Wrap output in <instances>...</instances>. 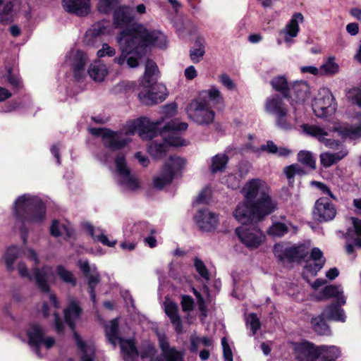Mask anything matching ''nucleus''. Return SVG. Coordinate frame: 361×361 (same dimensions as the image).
Segmentation results:
<instances>
[{"instance_id":"1","label":"nucleus","mask_w":361,"mask_h":361,"mask_svg":"<svg viewBox=\"0 0 361 361\" xmlns=\"http://www.w3.org/2000/svg\"><path fill=\"white\" fill-rule=\"evenodd\" d=\"M161 120L152 121L147 117H141L128 126L125 130L112 131L101 128H90L91 134L100 136L105 147L111 150H118L126 147L130 141V135L137 133L142 140H151L161 135L162 140L153 141L148 146V152L154 159L163 157L169 146L179 147L185 145V140L180 136V132L187 130L188 125L179 119H172L161 130Z\"/></svg>"},{"instance_id":"2","label":"nucleus","mask_w":361,"mask_h":361,"mask_svg":"<svg viewBox=\"0 0 361 361\" xmlns=\"http://www.w3.org/2000/svg\"><path fill=\"white\" fill-rule=\"evenodd\" d=\"M116 39L121 54L114 58V61L120 66L126 63L130 68L138 66L137 59L146 54L149 46L163 49L167 44L162 32L147 29L142 24H133L123 29L118 34Z\"/></svg>"},{"instance_id":"3","label":"nucleus","mask_w":361,"mask_h":361,"mask_svg":"<svg viewBox=\"0 0 361 361\" xmlns=\"http://www.w3.org/2000/svg\"><path fill=\"white\" fill-rule=\"evenodd\" d=\"M242 192L245 200L233 212V216L240 223L259 221L277 209V202L269 195L267 184L259 178L249 180Z\"/></svg>"},{"instance_id":"4","label":"nucleus","mask_w":361,"mask_h":361,"mask_svg":"<svg viewBox=\"0 0 361 361\" xmlns=\"http://www.w3.org/2000/svg\"><path fill=\"white\" fill-rule=\"evenodd\" d=\"M46 211L44 202L36 195L23 194L15 200L13 212L16 227L19 230L24 244L27 242L29 227L42 224Z\"/></svg>"},{"instance_id":"5","label":"nucleus","mask_w":361,"mask_h":361,"mask_svg":"<svg viewBox=\"0 0 361 361\" xmlns=\"http://www.w3.org/2000/svg\"><path fill=\"white\" fill-rule=\"evenodd\" d=\"M301 128L305 133L317 138L326 147L336 151L334 152H326L320 154V161L323 166L330 167L348 155V150L345 145L339 140L327 138L329 134L324 129L317 126L308 124H302Z\"/></svg>"},{"instance_id":"6","label":"nucleus","mask_w":361,"mask_h":361,"mask_svg":"<svg viewBox=\"0 0 361 361\" xmlns=\"http://www.w3.org/2000/svg\"><path fill=\"white\" fill-rule=\"evenodd\" d=\"M105 333L109 341L116 347L119 344L124 361H137L139 353L132 339H124L119 331L118 319L105 324Z\"/></svg>"},{"instance_id":"7","label":"nucleus","mask_w":361,"mask_h":361,"mask_svg":"<svg viewBox=\"0 0 361 361\" xmlns=\"http://www.w3.org/2000/svg\"><path fill=\"white\" fill-rule=\"evenodd\" d=\"M17 268L21 277H27L30 280L33 278L41 291L48 293L50 302L54 308L57 309L59 307L56 295L49 293V281L53 276V270L51 267L44 266L41 269L35 268L33 269L32 275L29 274L27 267L23 263H19Z\"/></svg>"},{"instance_id":"8","label":"nucleus","mask_w":361,"mask_h":361,"mask_svg":"<svg viewBox=\"0 0 361 361\" xmlns=\"http://www.w3.org/2000/svg\"><path fill=\"white\" fill-rule=\"evenodd\" d=\"M188 117L199 126H208L213 123L215 112L210 103L203 97L192 99L185 108Z\"/></svg>"},{"instance_id":"9","label":"nucleus","mask_w":361,"mask_h":361,"mask_svg":"<svg viewBox=\"0 0 361 361\" xmlns=\"http://www.w3.org/2000/svg\"><path fill=\"white\" fill-rule=\"evenodd\" d=\"M118 4V0H99L98 8L101 13H109ZM66 11L78 16H87L90 12V0H62Z\"/></svg>"},{"instance_id":"10","label":"nucleus","mask_w":361,"mask_h":361,"mask_svg":"<svg viewBox=\"0 0 361 361\" xmlns=\"http://www.w3.org/2000/svg\"><path fill=\"white\" fill-rule=\"evenodd\" d=\"M185 165V160L179 157L171 156L166 161L161 173L153 180L154 186L163 188L171 183L174 176L179 173Z\"/></svg>"},{"instance_id":"11","label":"nucleus","mask_w":361,"mask_h":361,"mask_svg":"<svg viewBox=\"0 0 361 361\" xmlns=\"http://www.w3.org/2000/svg\"><path fill=\"white\" fill-rule=\"evenodd\" d=\"M45 334L44 328L35 323L31 324L26 331L28 344L39 357H42L40 352V345L42 344H44L47 349H49L55 343V339L53 337L45 338Z\"/></svg>"},{"instance_id":"12","label":"nucleus","mask_w":361,"mask_h":361,"mask_svg":"<svg viewBox=\"0 0 361 361\" xmlns=\"http://www.w3.org/2000/svg\"><path fill=\"white\" fill-rule=\"evenodd\" d=\"M249 222L235 229V233L242 243L249 249L258 247L265 239L264 233L255 225Z\"/></svg>"},{"instance_id":"13","label":"nucleus","mask_w":361,"mask_h":361,"mask_svg":"<svg viewBox=\"0 0 361 361\" xmlns=\"http://www.w3.org/2000/svg\"><path fill=\"white\" fill-rule=\"evenodd\" d=\"M115 164L120 177L118 183L123 191H135L140 188V183L127 167L126 158L123 154L116 156Z\"/></svg>"},{"instance_id":"14","label":"nucleus","mask_w":361,"mask_h":361,"mask_svg":"<svg viewBox=\"0 0 361 361\" xmlns=\"http://www.w3.org/2000/svg\"><path fill=\"white\" fill-rule=\"evenodd\" d=\"M312 110L316 116L326 118L334 114L336 104L331 92L328 89L319 92L312 102Z\"/></svg>"},{"instance_id":"15","label":"nucleus","mask_w":361,"mask_h":361,"mask_svg":"<svg viewBox=\"0 0 361 361\" xmlns=\"http://www.w3.org/2000/svg\"><path fill=\"white\" fill-rule=\"evenodd\" d=\"M274 254L280 261L300 262L305 260L309 254V247L305 244L283 247L281 245L274 246Z\"/></svg>"},{"instance_id":"16","label":"nucleus","mask_w":361,"mask_h":361,"mask_svg":"<svg viewBox=\"0 0 361 361\" xmlns=\"http://www.w3.org/2000/svg\"><path fill=\"white\" fill-rule=\"evenodd\" d=\"M78 267L82 271L85 277L87 279L89 293L91 300L94 304L96 302V294L94 289L100 281V275L94 264L90 265L87 260H79Z\"/></svg>"},{"instance_id":"17","label":"nucleus","mask_w":361,"mask_h":361,"mask_svg":"<svg viewBox=\"0 0 361 361\" xmlns=\"http://www.w3.org/2000/svg\"><path fill=\"white\" fill-rule=\"evenodd\" d=\"M293 346L298 361H317L319 346L307 341L294 342Z\"/></svg>"},{"instance_id":"18","label":"nucleus","mask_w":361,"mask_h":361,"mask_svg":"<svg viewBox=\"0 0 361 361\" xmlns=\"http://www.w3.org/2000/svg\"><path fill=\"white\" fill-rule=\"evenodd\" d=\"M87 59L86 54L80 50H71L67 59L66 62L73 69L74 78L78 81L82 79L86 75Z\"/></svg>"},{"instance_id":"19","label":"nucleus","mask_w":361,"mask_h":361,"mask_svg":"<svg viewBox=\"0 0 361 361\" xmlns=\"http://www.w3.org/2000/svg\"><path fill=\"white\" fill-rule=\"evenodd\" d=\"M336 215V209L333 203L326 197H320L315 202L314 216L317 221H329Z\"/></svg>"},{"instance_id":"20","label":"nucleus","mask_w":361,"mask_h":361,"mask_svg":"<svg viewBox=\"0 0 361 361\" xmlns=\"http://www.w3.org/2000/svg\"><path fill=\"white\" fill-rule=\"evenodd\" d=\"M19 0H0V24L7 25L17 18Z\"/></svg>"},{"instance_id":"21","label":"nucleus","mask_w":361,"mask_h":361,"mask_svg":"<svg viewBox=\"0 0 361 361\" xmlns=\"http://www.w3.org/2000/svg\"><path fill=\"white\" fill-rule=\"evenodd\" d=\"M293 108V116L289 113V109L274 116V123L277 128L283 131H290L295 128V124L299 122V109L295 106Z\"/></svg>"},{"instance_id":"22","label":"nucleus","mask_w":361,"mask_h":361,"mask_svg":"<svg viewBox=\"0 0 361 361\" xmlns=\"http://www.w3.org/2000/svg\"><path fill=\"white\" fill-rule=\"evenodd\" d=\"M304 17L301 13H295L286 27L281 30L280 35L283 36L284 42L288 46L293 43V38L298 36L300 30L299 22L302 23Z\"/></svg>"},{"instance_id":"23","label":"nucleus","mask_w":361,"mask_h":361,"mask_svg":"<svg viewBox=\"0 0 361 361\" xmlns=\"http://www.w3.org/2000/svg\"><path fill=\"white\" fill-rule=\"evenodd\" d=\"M195 220L200 230L211 231L217 226L218 215L207 209H199L195 216Z\"/></svg>"},{"instance_id":"24","label":"nucleus","mask_w":361,"mask_h":361,"mask_svg":"<svg viewBox=\"0 0 361 361\" xmlns=\"http://www.w3.org/2000/svg\"><path fill=\"white\" fill-rule=\"evenodd\" d=\"M159 344L161 350V356L156 361H183V354L175 348L171 347L164 335L159 336Z\"/></svg>"},{"instance_id":"25","label":"nucleus","mask_w":361,"mask_h":361,"mask_svg":"<svg viewBox=\"0 0 361 361\" xmlns=\"http://www.w3.org/2000/svg\"><path fill=\"white\" fill-rule=\"evenodd\" d=\"M310 94V86L306 81L295 82L289 91V97L291 99V105L294 106L293 102L298 104H302L309 97Z\"/></svg>"},{"instance_id":"26","label":"nucleus","mask_w":361,"mask_h":361,"mask_svg":"<svg viewBox=\"0 0 361 361\" xmlns=\"http://www.w3.org/2000/svg\"><path fill=\"white\" fill-rule=\"evenodd\" d=\"M283 99L285 98L277 94L268 97L264 103L265 111L274 117L289 109Z\"/></svg>"},{"instance_id":"27","label":"nucleus","mask_w":361,"mask_h":361,"mask_svg":"<svg viewBox=\"0 0 361 361\" xmlns=\"http://www.w3.org/2000/svg\"><path fill=\"white\" fill-rule=\"evenodd\" d=\"M110 22L109 20H102L94 23L85 34V41L90 46H94L97 42V39L102 35L105 34L110 27Z\"/></svg>"},{"instance_id":"28","label":"nucleus","mask_w":361,"mask_h":361,"mask_svg":"<svg viewBox=\"0 0 361 361\" xmlns=\"http://www.w3.org/2000/svg\"><path fill=\"white\" fill-rule=\"evenodd\" d=\"M310 258L312 262L307 263L305 266V270L311 275L315 276L324 267L326 259L322 251L318 247H314L312 250Z\"/></svg>"},{"instance_id":"29","label":"nucleus","mask_w":361,"mask_h":361,"mask_svg":"<svg viewBox=\"0 0 361 361\" xmlns=\"http://www.w3.org/2000/svg\"><path fill=\"white\" fill-rule=\"evenodd\" d=\"M162 90H166L164 86L160 87L159 92H154V89L145 90L140 92L138 97L141 102L146 105L156 104L162 102L166 97V94Z\"/></svg>"},{"instance_id":"30","label":"nucleus","mask_w":361,"mask_h":361,"mask_svg":"<svg viewBox=\"0 0 361 361\" xmlns=\"http://www.w3.org/2000/svg\"><path fill=\"white\" fill-rule=\"evenodd\" d=\"M129 6H121L114 13V23L116 27H123L131 23L134 17Z\"/></svg>"},{"instance_id":"31","label":"nucleus","mask_w":361,"mask_h":361,"mask_svg":"<svg viewBox=\"0 0 361 361\" xmlns=\"http://www.w3.org/2000/svg\"><path fill=\"white\" fill-rule=\"evenodd\" d=\"M166 314L169 317L176 331L180 334L183 332V326L180 317L178 314V307L172 302L164 303Z\"/></svg>"},{"instance_id":"32","label":"nucleus","mask_w":361,"mask_h":361,"mask_svg":"<svg viewBox=\"0 0 361 361\" xmlns=\"http://www.w3.org/2000/svg\"><path fill=\"white\" fill-rule=\"evenodd\" d=\"M86 229L94 240L97 241L105 246L114 247L117 243L116 240H110L105 234V231L99 227L96 228L91 224H87L86 226Z\"/></svg>"},{"instance_id":"33","label":"nucleus","mask_w":361,"mask_h":361,"mask_svg":"<svg viewBox=\"0 0 361 361\" xmlns=\"http://www.w3.org/2000/svg\"><path fill=\"white\" fill-rule=\"evenodd\" d=\"M341 306L338 302H333L324 309L322 314L328 319L345 322L346 316Z\"/></svg>"},{"instance_id":"34","label":"nucleus","mask_w":361,"mask_h":361,"mask_svg":"<svg viewBox=\"0 0 361 361\" xmlns=\"http://www.w3.org/2000/svg\"><path fill=\"white\" fill-rule=\"evenodd\" d=\"M81 309L75 300L70 301L68 306L63 311L65 321L71 330L75 329V322L79 318Z\"/></svg>"},{"instance_id":"35","label":"nucleus","mask_w":361,"mask_h":361,"mask_svg":"<svg viewBox=\"0 0 361 361\" xmlns=\"http://www.w3.org/2000/svg\"><path fill=\"white\" fill-rule=\"evenodd\" d=\"M73 336L78 348L82 353L81 361H94L95 356L94 345L85 343L76 332H74Z\"/></svg>"},{"instance_id":"36","label":"nucleus","mask_w":361,"mask_h":361,"mask_svg":"<svg viewBox=\"0 0 361 361\" xmlns=\"http://www.w3.org/2000/svg\"><path fill=\"white\" fill-rule=\"evenodd\" d=\"M87 73L95 82H102L108 74V69L104 63L97 60L90 64Z\"/></svg>"},{"instance_id":"37","label":"nucleus","mask_w":361,"mask_h":361,"mask_svg":"<svg viewBox=\"0 0 361 361\" xmlns=\"http://www.w3.org/2000/svg\"><path fill=\"white\" fill-rule=\"evenodd\" d=\"M317 361H335L341 355L339 348L335 345H319Z\"/></svg>"},{"instance_id":"38","label":"nucleus","mask_w":361,"mask_h":361,"mask_svg":"<svg viewBox=\"0 0 361 361\" xmlns=\"http://www.w3.org/2000/svg\"><path fill=\"white\" fill-rule=\"evenodd\" d=\"M159 71L157 65L151 59H147L145 63L144 82L146 86L151 87L159 78Z\"/></svg>"},{"instance_id":"39","label":"nucleus","mask_w":361,"mask_h":361,"mask_svg":"<svg viewBox=\"0 0 361 361\" xmlns=\"http://www.w3.org/2000/svg\"><path fill=\"white\" fill-rule=\"evenodd\" d=\"M322 294L326 298H335L340 305H343L346 302L343 295V288L341 285H329L322 289Z\"/></svg>"},{"instance_id":"40","label":"nucleus","mask_w":361,"mask_h":361,"mask_svg":"<svg viewBox=\"0 0 361 361\" xmlns=\"http://www.w3.org/2000/svg\"><path fill=\"white\" fill-rule=\"evenodd\" d=\"M50 233L54 237L64 236L70 238L73 235L74 231L69 224H65L58 220H53L50 227Z\"/></svg>"},{"instance_id":"41","label":"nucleus","mask_w":361,"mask_h":361,"mask_svg":"<svg viewBox=\"0 0 361 361\" xmlns=\"http://www.w3.org/2000/svg\"><path fill=\"white\" fill-rule=\"evenodd\" d=\"M290 228H293L295 231L297 230V228L289 222L282 223L276 221L272 224L267 232L269 235L281 238L288 233Z\"/></svg>"},{"instance_id":"42","label":"nucleus","mask_w":361,"mask_h":361,"mask_svg":"<svg viewBox=\"0 0 361 361\" xmlns=\"http://www.w3.org/2000/svg\"><path fill=\"white\" fill-rule=\"evenodd\" d=\"M337 130L343 137H349L353 140L361 137V123L357 125H342L337 128Z\"/></svg>"},{"instance_id":"43","label":"nucleus","mask_w":361,"mask_h":361,"mask_svg":"<svg viewBox=\"0 0 361 361\" xmlns=\"http://www.w3.org/2000/svg\"><path fill=\"white\" fill-rule=\"evenodd\" d=\"M130 232L135 235V238H139L145 235H153L155 233V230L148 223L140 221L135 224L132 226Z\"/></svg>"},{"instance_id":"44","label":"nucleus","mask_w":361,"mask_h":361,"mask_svg":"<svg viewBox=\"0 0 361 361\" xmlns=\"http://www.w3.org/2000/svg\"><path fill=\"white\" fill-rule=\"evenodd\" d=\"M321 314L312 318V325L314 331L319 335L329 336L331 334V329Z\"/></svg>"},{"instance_id":"45","label":"nucleus","mask_w":361,"mask_h":361,"mask_svg":"<svg viewBox=\"0 0 361 361\" xmlns=\"http://www.w3.org/2000/svg\"><path fill=\"white\" fill-rule=\"evenodd\" d=\"M20 253V250L17 246H11L6 250L4 255V260L8 271L11 272L15 269L13 263L19 257Z\"/></svg>"},{"instance_id":"46","label":"nucleus","mask_w":361,"mask_h":361,"mask_svg":"<svg viewBox=\"0 0 361 361\" xmlns=\"http://www.w3.org/2000/svg\"><path fill=\"white\" fill-rule=\"evenodd\" d=\"M272 87L277 92L281 93V96L284 98L289 97L288 84L287 79L284 76H277L274 78L270 82Z\"/></svg>"},{"instance_id":"47","label":"nucleus","mask_w":361,"mask_h":361,"mask_svg":"<svg viewBox=\"0 0 361 361\" xmlns=\"http://www.w3.org/2000/svg\"><path fill=\"white\" fill-rule=\"evenodd\" d=\"M339 71V66L335 61L334 56L329 57L319 67L321 75H334Z\"/></svg>"},{"instance_id":"48","label":"nucleus","mask_w":361,"mask_h":361,"mask_svg":"<svg viewBox=\"0 0 361 361\" xmlns=\"http://www.w3.org/2000/svg\"><path fill=\"white\" fill-rule=\"evenodd\" d=\"M239 177H237L234 174H230L226 178V183L228 188L233 190L237 189L240 187V178L245 177L247 172L248 168L247 164H240L239 166Z\"/></svg>"},{"instance_id":"49","label":"nucleus","mask_w":361,"mask_h":361,"mask_svg":"<svg viewBox=\"0 0 361 361\" xmlns=\"http://www.w3.org/2000/svg\"><path fill=\"white\" fill-rule=\"evenodd\" d=\"M199 97H203L209 102H212L214 104L223 105L224 102L221 93L215 87H212L209 90L202 92Z\"/></svg>"},{"instance_id":"50","label":"nucleus","mask_w":361,"mask_h":361,"mask_svg":"<svg viewBox=\"0 0 361 361\" xmlns=\"http://www.w3.org/2000/svg\"><path fill=\"white\" fill-rule=\"evenodd\" d=\"M2 79L8 81L15 89L19 90L23 86L20 78L12 67L6 66V73L2 76Z\"/></svg>"},{"instance_id":"51","label":"nucleus","mask_w":361,"mask_h":361,"mask_svg":"<svg viewBox=\"0 0 361 361\" xmlns=\"http://www.w3.org/2000/svg\"><path fill=\"white\" fill-rule=\"evenodd\" d=\"M204 53V39L202 37H197L195 40V47L190 49V59L192 62L197 63L202 59Z\"/></svg>"},{"instance_id":"52","label":"nucleus","mask_w":361,"mask_h":361,"mask_svg":"<svg viewBox=\"0 0 361 361\" xmlns=\"http://www.w3.org/2000/svg\"><path fill=\"white\" fill-rule=\"evenodd\" d=\"M228 161V157L225 154H218L212 157L210 171L215 173L223 171Z\"/></svg>"},{"instance_id":"53","label":"nucleus","mask_w":361,"mask_h":361,"mask_svg":"<svg viewBox=\"0 0 361 361\" xmlns=\"http://www.w3.org/2000/svg\"><path fill=\"white\" fill-rule=\"evenodd\" d=\"M298 160L311 169L316 168V161L312 152L302 150L298 154Z\"/></svg>"},{"instance_id":"54","label":"nucleus","mask_w":361,"mask_h":361,"mask_svg":"<svg viewBox=\"0 0 361 361\" xmlns=\"http://www.w3.org/2000/svg\"><path fill=\"white\" fill-rule=\"evenodd\" d=\"M177 108V104L176 103H171L163 106L162 114L164 116L158 119L161 120L163 118V122H161L159 125L160 130H161L163 127L168 123L165 121L166 118H171L176 114Z\"/></svg>"},{"instance_id":"55","label":"nucleus","mask_w":361,"mask_h":361,"mask_svg":"<svg viewBox=\"0 0 361 361\" xmlns=\"http://www.w3.org/2000/svg\"><path fill=\"white\" fill-rule=\"evenodd\" d=\"M56 273L59 278L66 283H71L73 286L76 285V279L71 271L67 270L63 266L59 265L56 267Z\"/></svg>"},{"instance_id":"56","label":"nucleus","mask_w":361,"mask_h":361,"mask_svg":"<svg viewBox=\"0 0 361 361\" xmlns=\"http://www.w3.org/2000/svg\"><path fill=\"white\" fill-rule=\"evenodd\" d=\"M284 173L289 181L295 176H303L307 173L304 169L297 164L286 166L284 169Z\"/></svg>"},{"instance_id":"57","label":"nucleus","mask_w":361,"mask_h":361,"mask_svg":"<svg viewBox=\"0 0 361 361\" xmlns=\"http://www.w3.org/2000/svg\"><path fill=\"white\" fill-rule=\"evenodd\" d=\"M194 266L197 273L204 280L209 281L210 279V274L202 260L195 257L194 259Z\"/></svg>"},{"instance_id":"58","label":"nucleus","mask_w":361,"mask_h":361,"mask_svg":"<svg viewBox=\"0 0 361 361\" xmlns=\"http://www.w3.org/2000/svg\"><path fill=\"white\" fill-rule=\"evenodd\" d=\"M347 97L349 101L361 107V89L353 87L347 92Z\"/></svg>"},{"instance_id":"59","label":"nucleus","mask_w":361,"mask_h":361,"mask_svg":"<svg viewBox=\"0 0 361 361\" xmlns=\"http://www.w3.org/2000/svg\"><path fill=\"white\" fill-rule=\"evenodd\" d=\"M246 324L250 326L252 334L254 336L260 327V322L256 314H250L246 318Z\"/></svg>"},{"instance_id":"60","label":"nucleus","mask_w":361,"mask_h":361,"mask_svg":"<svg viewBox=\"0 0 361 361\" xmlns=\"http://www.w3.org/2000/svg\"><path fill=\"white\" fill-rule=\"evenodd\" d=\"M144 349L145 350L140 353V357L142 360L152 361L156 353L155 348L153 346L148 345Z\"/></svg>"},{"instance_id":"61","label":"nucleus","mask_w":361,"mask_h":361,"mask_svg":"<svg viewBox=\"0 0 361 361\" xmlns=\"http://www.w3.org/2000/svg\"><path fill=\"white\" fill-rule=\"evenodd\" d=\"M219 82L229 91H233L236 88L233 80L226 73L219 75Z\"/></svg>"},{"instance_id":"62","label":"nucleus","mask_w":361,"mask_h":361,"mask_svg":"<svg viewBox=\"0 0 361 361\" xmlns=\"http://www.w3.org/2000/svg\"><path fill=\"white\" fill-rule=\"evenodd\" d=\"M116 54V49L110 47L108 44L104 43L101 49L97 51V55L99 58H102L106 56H113Z\"/></svg>"},{"instance_id":"63","label":"nucleus","mask_w":361,"mask_h":361,"mask_svg":"<svg viewBox=\"0 0 361 361\" xmlns=\"http://www.w3.org/2000/svg\"><path fill=\"white\" fill-rule=\"evenodd\" d=\"M224 357L225 361H233V353L226 338L221 339Z\"/></svg>"},{"instance_id":"64","label":"nucleus","mask_w":361,"mask_h":361,"mask_svg":"<svg viewBox=\"0 0 361 361\" xmlns=\"http://www.w3.org/2000/svg\"><path fill=\"white\" fill-rule=\"evenodd\" d=\"M181 306L184 312H188L193 309L194 300L189 295H183L181 300Z\"/></svg>"}]
</instances>
